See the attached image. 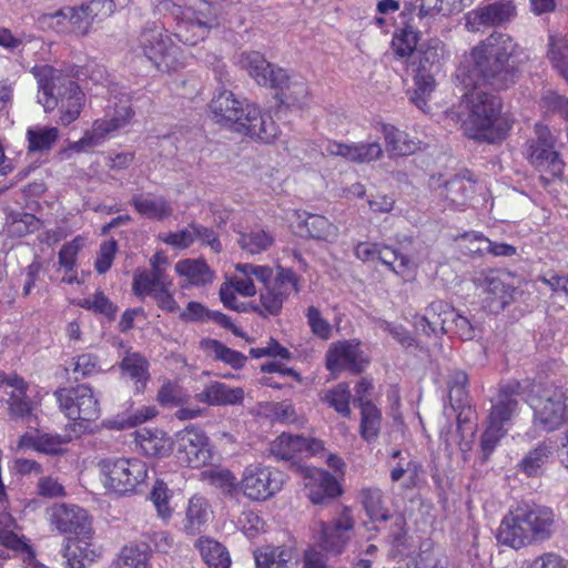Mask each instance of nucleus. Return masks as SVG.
Returning <instances> with one entry per match:
<instances>
[{
    "label": "nucleus",
    "mask_w": 568,
    "mask_h": 568,
    "mask_svg": "<svg viewBox=\"0 0 568 568\" xmlns=\"http://www.w3.org/2000/svg\"><path fill=\"white\" fill-rule=\"evenodd\" d=\"M303 224L315 240L331 242L337 237L338 229L323 215L307 213Z\"/></svg>",
    "instance_id": "nucleus-46"
},
{
    "label": "nucleus",
    "mask_w": 568,
    "mask_h": 568,
    "mask_svg": "<svg viewBox=\"0 0 568 568\" xmlns=\"http://www.w3.org/2000/svg\"><path fill=\"white\" fill-rule=\"evenodd\" d=\"M518 407V402L509 396H500L491 408L488 426L480 437V448L485 458L494 452L499 440L506 435L505 424L510 420Z\"/></svg>",
    "instance_id": "nucleus-15"
},
{
    "label": "nucleus",
    "mask_w": 568,
    "mask_h": 568,
    "mask_svg": "<svg viewBox=\"0 0 568 568\" xmlns=\"http://www.w3.org/2000/svg\"><path fill=\"white\" fill-rule=\"evenodd\" d=\"M516 13L515 7L510 1L494 2L479 7L468 13V24L473 29L483 27H496L508 22Z\"/></svg>",
    "instance_id": "nucleus-23"
},
{
    "label": "nucleus",
    "mask_w": 568,
    "mask_h": 568,
    "mask_svg": "<svg viewBox=\"0 0 568 568\" xmlns=\"http://www.w3.org/2000/svg\"><path fill=\"white\" fill-rule=\"evenodd\" d=\"M458 108L459 111L450 112V115L458 118L464 134L470 139L496 143L511 129L510 120L501 113L500 99L479 87L465 93Z\"/></svg>",
    "instance_id": "nucleus-2"
},
{
    "label": "nucleus",
    "mask_w": 568,
    "mask_h": 568,
    "mask_svg": "<svg viewBox=\"0 0 568 568\" xmlns=\"http://www.w3.org/2000/svg\"><path fill=\"white\" fill-rule=\"evenodd\" d=\"M375 129L383 134L386 151L390 156H407L415 152L416 143L394 125L377 122Z\"/></svg>",
    "instance_id": "nucleus-34"
},
{
    "label": "nucleus",
    "mask_w": 568,
    "mask_h": 568,
    "mask_svg": "<svg viewBox=\"0 0 568 568\" xmlns=\"http://www.w3.org/2000/svg\"><path fill=\"white\" fill-rule=\"evenodd\" d=\"M534 423L544 430L552 432L568 423V390L548 386L531 398Z\"/></svg>",
    "instance_id": "nucleus-9"
},
{
    "label": "nucleus",
    "mask_w": 568,
    "mask_h": 568,
    "mask_svg": "<svg viewBox=\"0 0 568 568\" xmlns=\"http://www.w3.org/2000/svg\"><path fill=\"white\" fill-rule=\"evenodd\" d=\"M49 517L58 531L74 535L67 539L63 548L65 568H84L87 562L101 556V548L91 541L93 530L87 510L77 505L58 504L49 509Z\"/></svg>",
    "instance_id": "nucleus-3"
},
{
    "label": "nucleus",
    "mask_w": 568,
    "mask_h": 568,
    "mask_svg": "<svg viewBox=\"0 0 568 568\" xmlns=\"http://www.w3.org/2000/svg\"><path fill=\"white\" fill-rule=\"evenodd\" d=\"M168 285H172V280L165 270H138L133 274L132 291L141 298L152 296L156 290Z\"/></svg>",
    "instance_id": "nucleus-33"
},
{
    "label": "nucleus",
    "mask_w": 568,
    "mask_h": 568,
    "mask_svg": "<svg viewBox=\"0 0 568 568\" xmlns=\"http://www.w3.org/2000/svg\"><path fill=\"white\" fill-rule=\"evenodd\" d=\"M535 136L526 143V158L539 171H545L552 176L562 173L564 163L556 151V136L548 126L536 123L534 128Z\"/></svg>",
    "instance_id": "nucleus-12"
},
{
    "label": "nucleus",
    "mask_w": 568,
    "mask_h": 568,
    "mask_svg": "<svg viewBox=\"0 0 568 568\" xmlns=\"http://www.w3.org/2000/svg\"><path fill=\"white\" fill-rule=\"evenodd\" d=\"M485 292L490 296L491 301L497 302L500 307H505L511 297V287L497 277L486 278Z\"/></svg>",
    "instance_id": "nucleus-63"
},
{
    "label": "nucleus",
    "mask_w": 568,
    "mask_h": 568,
    "mask_svg": "<svg viewBox=\"0 0 568 568\" xmlns=\"http://www.w3.org/2000/svg\"><path fill=\"white\" fill-rule=\"evenodd\" d=\"M251 102L239 100L232 91L222 90L210 102V111L217 123H222L234 130L240 118L243 116L246 105Z\"/></svg>",
    "instance_id": "nucleus-21"
},
{
    "label": "nucleus",
    "mask_w": 568,
    "mask_h": 568,
    "mask_svg": "<svg viewBox=\"0 0 568 568\" xmlns=\"http://www.w3.org/2000/svg\"><path fill=\"white\" fill-rule=\"evenodd\" d=\"M135 440L142 452L150 457L164 456L170 449L169 438L159 430L142 428L135 433Z\"/></svg>",
    "instance_id": "nucleus-42"
},
{
    "label": "nucleus",
    "mask_w": 568,
    "mask_h": 568,
    "mask_svg": "<svg viewBox=\"0 0 568 568\" xmlns=\"http://www.w3.org/2000/svg\"><path fill=\"white\" fill-rule=\"evenodd\" d=\"M323 154L339 156L345 161L363 164L382 159L384 150L378 141L344 143L327 140L323 146Z\"/></svg>",
    "instance_id": "nucleus-18"
},
{
    "label": "nucleus",
    "mask_w": 568,
    "mask_h": 568,
    "mask_svg": "<svg viewBox=\"0 0 568 568\" xmlns=\"http://www.w3.org/2000/svg\"><path fill=\"white\" fill-rule=\"evenodd\" d=\"M322 400L341 416H351V392L346 383H339L335 387L327 389L322 396Z\"/></svg>",
    "instance_id": "nucleus-51"
},
{
    "label": "nucleus",
    "mask_w": 568,
    "mask_h": 568,
    "mask_svg": "<svg viewBox=\"0 0 568 568\" xmlns=\"http://www.w3.org/2000/svg\"><path fill=\"white\" fill-rule=\"evenodd\" d=\"M195 399L210 406L236 405L243 402L244 390L221 382H211L195 395Z\"/></svg>",
    "instance_id": "nucleus-28"
},
{
    "label": "nucleus",
    "mask_w": 568,
    "mask_h": 568,
    "mask_svg": "<svg viewBox=\"0 0 568 568\" xmlns=\"http://www.w3.org/2000/svg\"><path fill=\"white\" fill-rule=\"evenodd\" d=\"M568 45L562 40L550 38L547 57L551 65L568 83Z\"/></svg>",
    "instance_id": "nucleus-59"
},
{
    "label": "nucleus",
    "mask_w": 568,
    "mask_h": 568,
    "mask_svg": "<svg viewBox=\"0 0 568 568\" xmlns=\"http://www.w3.org/2000/svg\"><path fill=\"white\" fill-rule=\"evenodd\" d=\"M175 454L182 465L200 468L213 458V447L206 434L196 427H185L175 436Z\"/></svg>",
    "instance_id": "nucleus-14"
},
{
    "label": "nucleus",
    "mask_w": 568,
    "mask_h": 568,
    "mask_svg": "<svg viewBox=\"0 0 568 568\" xmlns=\"http://www.w3.org/2000/svg\"><path fill=\"white\" fill-rule=\"evenodd\" d=\"M195 547L207 568H230V554L217 540L210 537H200L195 542Z\"/></svg>",
    "instance_id": "nucleus-37"
},
{
    "label": "nucleus",
    "mask_w": 568,
    "mask_h": 568,
    "mask_svg": "<svg viewBox=\"0 0 568 568\" xmlns=\"http://www.w3.org/2000/svg\"><path fill=\"white\" fill-rule=\"evenodd\" d=\"M207 500L203 496L194 495L189 499L183 529L189 535H195L206 525L211 516Z\"/></svg>",
    "instance_id": "nucleus-36"
},
{
    "label": "nucleus",
    "mask_w": 568,
    "mask_h": 568,
    "mask_svg": "<svg viewBox=\"0 0 568 568\" xmlns=\"http://www.w3.org/2000/svg\"><path fill=\"white\" fill-rule=\"evenodd\" d=\"M524 53L514 39L505 33H493L470 52L473 69H458L466 88L487 83L496 89H505L517 78L515 63Z\"/></svg>",
    "instance_id": "nucleus-1"
},
{
    "label": "nucleus",
    "mask_w": 568,
    "mask_h": 568,
    "mask_svg": "<svg viewBox=\"0 0 568 568\" xmlns=\"http://www.w3.org/2000/svg\"><path fill=\"white\" fill-rule=\"evenodd\" d=\"M174 271L191 286H206L215 278L214 271L203 258L181 260L175 263Z\"/></svg>",
    "instance_id": "nucleus-29"
},
{
    "label": "nucleus",
    "mask_w": 568,
    "mask_h": 568,
    "mask_svg": "<svg viewBox=\"0 0 568 568\" xmlns=\"http://www.w3.org/2000/svg\"><path fill=\"white\" fill-rule=\"evenodd\" d=\"M236 275L231 276L221 284L219 295L223 305L239 313H247V304L236 297V294L243 297H252L257 293L253 282L255 277L262 284H266L273 277V270L268 265H256L252 263L235 264Z\"/></svg>",
    "instance_id": "nucleus-6"
},
{
    "label": "nucleus",
    "mask_w": 568,
    "mask_h": 568,
    "mask_svg": "<svg viewBox=\"0 0 568 568\" xmlns=\"http://www.w3.org/2000/svg\"><path fill=\"white\" fill-rule=\"evenodd\" d=\"M150 551L146 545L124 546L112 564V568H151Z\"/></svg>",
    "instance_id": "nucleus-41"
},
{
    "label": "nucleus",
    "mask_w": 568,
    "mask_h": 568,
    "mask_svg": "<svg viewBox=\"0 0 568 568\" xmlns=\"http://www.w3.org/2000/svg\"><path fill=\"white\" fill-rule=\"evenodd\" d=\"M303 436L283 433L271 444V453L278 459L290 460L301 455Z\"/></svg>",
    "instance_id": "nucleus-47"
},
{
    "label": "nucleus",
    "mask_w": 568,
    "mask_h": 568,
    "mask_svg": "<svg viewBox=\"0 0 568 568\" xmlns=\"http://www.w3.org/2000/svg\"><path fill=\"white\" fill-rule=\"evenodd\" d=\"M450 314H453L452 306L443 301H435L426 307L425 314L415 316V328L425 335L448 333Z\"/></svg>",
    "instance_id": "nucleus-22"
},
{
    "label": "nucleus",
    "mask_w": 568,
    "mask_h": 568,
    "mask_svg": "<svg viewBox=\"0 0 568 568\" xmlns=\"http://www.w3.org/2000/svg\"><path fill=\"white\" fill-rule=\"evenodd\" d=\"M77 305L94 314H101L110 321L114 320L118 313V306L100 290L88 297L79 300Z\"/></svg>",
    "instance_id": "nucleus-50"
},
{
    "label": "nucleus",
    "mask_w": 568,
    "mask_h": 568,
    "mask_svg": "<svg viewBox=\"0 0 568 568\" xmlns=\"http://www.w3.org/2000/svg\"><path fill=\"white\" fill-rule=\"evenodd\" d=\"M99 467L104 487L119 495L133 493L148 478V466L138 458H106Z\"/></svg>",
    "instance_id": "nucleus-7"
},
{
    "label": "nucleus",
    "mask_w": 568,
    "mask_h": 568,
    "mask_svg": "<svg viewBox=\"0 0 568 568\" xmlns=\"http://www.w3.org/2000/svg\"><path fill=\"white\" fill-rule=\"evenodd\" d=\"M551 456L552 447L547 443H540L521 458L517 468L527 477H538L542 475L544 468Z\"/></svg>",
    "instance_id": "nucleus-38"
},
{
    "label": "nucleus",
    "mask_w": 568,
    "mask_h": 568,
    "mask_svg": "<svg viewBox=\"0 0 568 568\" xmlns=\"http://www.w3.org/2000/svg\"><path fill=\"white\" fill-rule=\"evenodd\" d=\"M201 346L207 355L234 368H241L246 362V357L242 353L226 347L216 339H204L201 342Z\"/></svg>",
    "instance_id": "nucleus-45"
},
{
    "label": "nucleus",
    "mask_w": 568,
    "mask_h": 568,
    "mask_svg": "<svg viewBox=\"0 0 568 568\" xmlns=\"http://www.w3.org/2000/svg\"><path fill=\"white\" fill-rule=\"evenodd\" d=\"M28 444L37 452L48 455H61L65 452L64 446L70 442L67 436L40 434L29 437Z\"/></svg>",
    "instance_id": "nucleus-53"
},
{
    "label": "nucleus",
    "mask_w": 568,
    "mask_h": 568,
    "mask_svg": "<svg viewBox=\"0 0 568 568\" xmlns=\"http://www.w3.org/2000/svg\"><path fill=\"white\" fill-rule=\"evenodd\" d=\"M31 72L38 81V102L44 111L59 108L62 125L74 122L83 109L85 95L73 77L48 64L36 65Z\"/></svg>",
    "instance_id": "nucleus-4"
},
{
    "label": "nucleus",
    "mask_w": 568,
    "mask_h": 568,
    "mask_svg": "<svg viewBox=\"0 0 568 568\" xmlns=\"http://www.w3.org/2000/svg\"><path fill=\"white\" fill-rule=\"evenodd\" d=\"M556 517L546 506H518L501 520L497 539L500 544L520 549L532 542L549 539L555 531Z\"/></svg>",
    "instance_id": "nucleus-5"
},
{
    "label": "nucleus",
    "mask_w": 568,
    "mask_h": 568,
    "mask_svg": "<svg viewBox=\"0 0 568 568\" xmlns=\"http://www.w3.org/2000/svg\"><path fill=\"white\" fill-rule=\"evenodd\" d=\"M140 42L145 57L159 71L170 73L184 67L182 51L170 36L149 30L142 33Z\"/></svg>",
    "instance_id": "nucleus-11"
},
{
    "label": "nucleus",
    "mask_w": 568,
    "mask_h": 568,
    "mask_svg": "<svg viewBox=\"0 0 568 568\" xmlns=\"http://www.w3.org/2000/svg\"><path fill=\"white\" fill-rule=\"evenodd\" d=\"M414 72H415V74H414L415 88L410 93L409 100L419 110L426 112L428 109V101L430 99V95L437 87L436 75L439 72L426 70L424 67H422V68L416 67Z\"/></svg>",
    "instance_id": "nucleus-35"
},
{
    "label": "nucleus",
    "mask_w": 568,
    "mask_h": 568,
    "mask_svg": "<svg viewBox=\"0 0 568 568\" xmlns=\"http://www.w3.org/2000/svg\"><path fill=\"white\" fill-rule=\"evenodd\" d=\"M258 303L250 302L247 313H256L262 317L276 316L281 313L284 301L300 291L298 276L291 268L277 267L274 280L263 284Z\"/></svg>",
    "instance_id": "nucleus-8"
},
{
    "label": "nucleus",
    "mask_w": 568,
    "mask_h": 568,
    "mask_svg": "<svg viewBox=\"0 0 568 568\" xmlns=\"http://www.w3.org/2000/svg\"><path fill=\"white\" fill-rule=\"evenodd\" d=\"M239 64L262 87L278 85L284 79V70L273 68L264 55L257 51L243 52L240 55Z\"/></svg>",
    "instance_id": "nucleus-20"
},
{
    "label": "nucleus",
    "mask_w": 568,
    "mask_h": 568,
    "mask_svg": "<svg viewBox=\"0 0 568 568\" xmlns=\"http://www.w3.org/2000/svg\"><path fill=\"white\" fill-rule=\"evenodd\" d=\"M361 402V436L366 442L375 440L378 437L382 422V414L379 409L371 402Z\"/></svg>",
    "instance_id": "nucleus-44"
},
{
    "label": "nucleus",
    "mask_w": 568,
    "mask_h": 568,
    "mask_svg": "<svg viewBox=\"0 0 568 568\" xmlns=\"http://www.w3.org/2000/svg\"><path fill=\"white\" fill-rule=\"evenodd\" d=\"M353 528V520L342 516L332 525H322L321 546L332 554H341L348 541L347 532Z\"/></svg>",
    "instance_id": "nucleus-31"
},
{
    "label": "nucleus",
    "mask_w": 568,
    "mask_h": 568,
    "mask_svg": "<svg viewBox=\"0 0 568 568\" xmlns=\"http://www.w3.org/2000/svg\"><path fill=\"white\" fill-rule=\"evenodd\" d=\"M233 131L265 144L273 143L280 135L273 118L254 103L246 105L243 116L234 125Z\"/></svg>",
    "instance_id": "nucleus-16"
},
{
    "label": "nucleus",
    "mask_w": 568,
    "mask_h": 568,
    "mask_svg": "<svg viewBox=\"0 0 568 568\" xmlns=\"http://www.w3.org/2000/svg\"><path fill=\"white\" fill-rule=\"evenodd\" d=\"M209 31L206 27H203L201 23L197 24L196 21H192L191 19L184 18L178 22L174 37L180 41L189 45H195L199 41L203 40Z\"/></svg>",
    "instance_id": "nucleus-55"
},
{
    "label": "nucleus",
    "mask_w": 568,
    "mask_h": 568,
    "mask_svg": "<svg viewBox=\"0 0 568 568\" xmlns=\"http://www.w3.org/2000/svg\"><path fill=\"white\" fill-rule=\"evenodd\" d=\"M60 138V131L55 126H31L26 132L28 152L44 153L50 151Z\"/></svg>",
    "instance_id": "nucleus-40"
},
{
    "label": "nucleus",
    "mask_w": 568,
    "mask_h": 568,
    "mask_svg": "<svg viewBox=\"0 0 568 568\" xmlns=\"http://www.w3.org/2000/svg\"><path fill=\"white\" fill-rule=\"evenodd\" d=\"M150 499L153 503L159 518L169 521L173 515V508L170 506V494L168 486L158 480L150 493Z\"/></svg>",
    "instance_id": "nucleus-58"
},
{
    "label": "nucleus",
    "mask_w": 568,
    "mask_h": 568,
    "mask_svg": "<svg viewBox=\"0 0 568 568\" xmlns=\"http://www.w3.org/2000/svg\"><path fill=\"white\" fill-rule=\"evenodd\" d=\"M80 7L90 29L95 19L109 17L113 12L114 3L112 0H90Z\"/></svg>",
    "instance_id": "nucleus-60"
},
{
    "label": "nucleus",
    "mask_w": 568,
    "mask_h": 568,
    "mask_svg": "<svg viewBox=\"0 0 568 568\" xmlns=\"http://www.w3.org/2000/svg\"><path fill=\"white\" fill-rule=\"evenodd\" d=\"M71 371L75 378L88 377L99 372V361L92 354H81L72 359Z\"/></svg>",
    "instance_id": "nucleus-64"
},
{
    "label": "nucleus",
    "mask_w": 568,
    "mask_h": 568,
    "mask_svg": "<svg viewBox=\"0 0 568 568\" xmlns=\"http://www.w3.org/2000/svg\"><path fill=\"white\" fill-rule=\"evenodd\" d=\"M362 504L368 516L376 521H386L388 511L383 505L382 491L378 488H364L361 491Z\"/></svg>",
    "instance_id": "nucleus-54"
},
{
    "label": "nucleus",
    "mask_w": 568,
    "mask_h": 568,
    "mask_svg": "<svg viewBox=\"0 0 568 568\" xmlns=\"http://www.w3.org/2000/svg\"><path fill=\"white\" fill-rule=\"evenodd\" d=\"M285 475L273 467L261 464L244 468L239 488L245 497L255 501H264L282 490Z\"/></svg>",
    "instance_id": "nucleus-10"
},
{
    "label": "nucleus",
    "mask_w": 568,
    "mask_h": 568,
    "mask_svg": "<svg viewBox=\"0 0 568 568\" xmlns=\"http://www.w3.org/2000/svg\"><path fill=\"white\" fill-rule=\"evenodd\" d=\"M54 396L69 419L93 422L100 417L99 399L87 384L60 388Z\"/></svg>",
    "instance_id": "nucleus-13"
},
{
    "label": "nucleus",
    "mask_w": 568,
    "mask_h": 568,
    "mask_svg": "<svg viewBox=\"0 0 568 568\" xmlns=\"http://www.w3.org/2000/svg\"><path fill=\"white\" fill-rule=\"evenodd\" d=\"M419 40V32L410 24L395 32L392 40V48L399 58H409L416 50Z\"/></svg>",
    "instance_id": "nucleus-49"
},
{
    "label": "nucleus",
    "mask_w": 568,
    "mask_h": 568,
    "mask_svg": "<svg viewBox=\"0 0 568 568\" xmlns=\"http://www.w3.org/2000/svg\"><path fill=\"white\" fill-rule=\"evenodd\" d=\"M184 16L192 21H196L197 24L206 27L207 30L217 24V16L215 8L204 1L195 0L184 12Z\"/></svg>",
    "instance_id": "nucleus-56"
},
{
    "label": "nucleus",
    "mask_w": 568,
    "mask_h": 568,
    "mask_svg": "<svg viewBox=\"0 0 568 568\" xmlns=\"http://www.w3.org/2000/svg\"><path fill=\"white\" fill-rule=\"evenodd\" d=\"M201 479L225 491H232L239 487L236 477L225 468L213 467L201 473Z\"/></svg>",
    "instance_id": "nucleus-57"
},
{
    "label": "nucleus",
    "mask_w": 568,
    "mask_h": 568,
    "mask_svg": "<svg viewBox=\"0 0 568 568\" xmlns=\"http://www.w3.org/2000/svg\"><path fill=\"white\" fill-rule=\"evenodd\" d=\"M326 367L333 373L344 369L361 372L363 365L358 345L349 342L334 344L326 354Z\"/></svg>",
    "instance_id": "nucleus-26"
},
{
    "label": "nucleus",
    "mask_w": 568,
    "mask_h": 568,
    "mask_svg": "<svg viewBox=\"0 0 568 568\" xmlns=\"http://www.w3.org/2000/svg\"><path fill=\"white\" fill-rule=\"evenodd\" d=\"M120 369L123 376L129 377L135 383L138 392L145 388V384L150 378L149 363L140 353H130L122 358Z\"/></svg>",
    "instance_id": "nucleus-39"
},
{
    "label": "nucleus",
    "mask_w": 568,
    "mask_h": 568,
    "mask_svg": "<svg viewBox=\"0 0 568 568\" xmlns=\"http://www.w3.org/2000/svg\"><path fill=\"white\" fill-rule=\"evenodd\" d=\"M237 243L250 254H260L267 251L274 243V236L263 229H251L240 232Z\"/></svg>",
    "instance_id": "nucleus-43"
},
{
    "label": "nucleus",
    "mask_w": 568,
    "mask_h": 568,
    "mask_svg": "<svg viewBox=\"0 0 568 568\" xmlns=\"http://www.w3.org/2000/svg\"><path fill=\"white\" fill-rule=\"evenodd\" d=\"M272 88L277 90L278 99L287 106L304 109L310 105L308 87L302 77H290L284 70L283 81Z\"/></svg>",
    "instance_id": "nucleus-27"
},
{
    "label": "nucleus",
    "mask_w": 568,
    "mask_h": 568,
    "mask_svg": "<svg viewBox=\"0 0 568 568\" xmlns=\"http://www.w3.org/2000/svg\"><path fill=\"white\" fill-rule=\"evenodd\" d=\"M448 332L456 334L460 339L470 341L476 336V327L471 322L453 308L449 316Z\"/></svg>",
    "instance_id": "nucleus-62"
},
{
    "label": "nucleus",
    "mask_w": 568,
    "mask_h": 568,
    "mask_svg": "<svg viewBox=\"0 0 568 568\" xmlns=\"http://www.w3.org/2000/svg\"><path fill=\"white\" fill-rule=\"evenodd\" d=\"M417 68L440 72L444 63L449 59L446 44L438 38H430L420 44L417 51Z\"/></svg>",
    "instance_id": "nucleus-32"
},
{
    "label": "nucleus",
    "mask_w": 568,
    "mask_h": 568,
    "mask_svg": "<svg viewBox=\"0 0 568 568\" xmlns=\"http://www.w3.org/2000/svg\"><path fill=\"white\" fill-rule=\"evenodd\" d=\"M473 1L474 0H420L419 14L449 16L455 12H460L465 7L470 6Z\"/></svg>",
    "instance_id": "nucleus-52"
},
{
    "label": "nucleus",
    "mask_w": 568,
    "mask_h": 568,
    "mask_svg": "<svg viewBox=\"0 0 568 568\" xmlns=\"http://www.w3.org/2000/svg\"><path fill=\"white\" fill-rule=\"evenodd\" d=\"M84 245V237L77 236L65 243L59 252V265L65 271H72L77 264V256Z\"/></svg>",
    "instance_id": "nucleus-61"
},
{
    "label": "nucleus",
    "mask_w": 568,
    "mask_h": 568,
    "mask_svg": "<svg viewBox=\"0 0 568 568\" xmlns=\"http://www.w3.org/2000/svg\"><path fill=\"white\" fill-rule=\"evenodd\" d=\"M388 253L393 256L394 261L383 255L382 263L397 276L402 277L404 282H414L417 275V264L409 256L397 251H389Z\"/></svg>",
    "instance_id": "nucleus-48"
},
{
    "label": "nucleus",
    "mask_w": 568,
    "mask_h": 568,
    "mask_svg": "<svg viewBox=\"0 0 568 568\" xmlns=\"http://www.w3.org/2000/svg\"><path fill=\"white\" fill-rule=\"evenodd\" d=\"M297 473L303 480L307 497L313 504H324L341 494L338 481L326 470L312 466H300Z\"/></svg>",
    "instance_id": "nucleus-17"
},
{
    "label": "nucleus",
    "mask_w": 568,
    "mask_h": 568,
    "mask_svg": "<svg viewBox=\"0 0 568 568\" xmlns=\"http://www.w3.org/2000/svg\"><path fill=\"white\" fill-rule=\"evenodd\" d=\"M131 205L143 217L163 221L173 214L171 203L163 196L152 194H136L131 199Z\"/></svg>",
    "instance_id": "nucleus-30"
},
{
    "label": "nucleus",
    "mask_w": 568,
    "mask_h": 568,
    "mask_svg": "<svg viewBox=\"0 0 568 568\" xmlns=\"http://www.w3.org/2000/svg\"><path fill=\"white\" fill-rule=\"evenodd\" d=\"M38 21L43 28L62 33L82 37L90 31L81 7H64L53 12H44L39 16Z\"/></svg>",
    "instance_id": "nucleus-19"
},
{
    "label": "nucleus",
    "mask_w": 568,
    "mask_h": 568,
    "mask_svg": "<svg viewBox=\"0 0 568 568\" xmlns=\"http://www.w3.org/2000/svg\"><path fill=\"white\" fill-rule=\"evenodd\" d=\"M481 189V185L469 178L456 176L444 184L440 197L449 209L463 210L470 203L473 194Z\"/></svg>",
    "instance_id": "nucleus-25"
},
{
    "label": "nucleus",
    "mask_w": 568,
    "mask_h": 568,
    "mask_svg": "<svg viewBox=\"0 0 568 568\" xmlns=\"http://www.w3.org/2000/svg\"><path fill=\"white\" fill-rule=\"evenodd\" d=\"M256 568H297L300 557L293 546L267 545L255 551Z\"/></svg>",
    "instance_id": "nucleus-24"
}]
</instances>
